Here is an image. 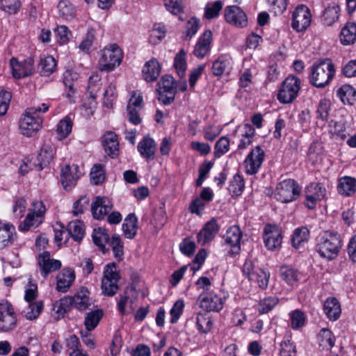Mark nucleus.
<instances>
[{
	"instance_id": "20",
	"label": "nucleus",
	"mask_w": 356,
	"mask_h": 356,
	"mask_svg": "<svg viewBox=\"0 0 356 356\" xmlns=\"http://www.w3.org/2000/svg\"><path fill=\"white\" fill-rule=\"evenodd\" d=\"M112 208L113 204L108 197L97 196L91 205V211L95 219L101 220L109 213Z\"/></svg>"
},
{
	"instance_id": "36",
	"label": "nucleus",
	"mask_w": 356,
	"mask_h": 356,
	"mask_svg": "<svg viewBox=\"0 0 356 356\" xmlns=\"http://www.w3.org/2000/svg\"><path fill=\"white\" fill-rule=\"evenodd\" d=\"M56 68V62L53 56H49L41 58L38 69L42 76H49Z\"/></svg>"
},
{
	"instance_id": "50",
	"label": "nucleus",
	"mask_w": 356,
	"mask_h": 356,
	"mask_svg": "<svg viewBox=\"0 0 356 356\" xmlns=\"http://www.w3.org/2000/svg\"><path fill=\"white\" fill-rule=\"evenodd\" d=\"M43 306L44 305L42 301L30 303L27 308V311L24 312L25 317L29 320L37 318L42 312Z\"/></svg>"
},
{
	"instance_id": "4",
	"label": "nucleus",
	"mask_w": 356,
	"mask_h": 356,
	"mask_svg": "<svg viewBox=\"0 0 356 356\" xmlns=\"http://www.w3.org/2000/svg\"><path fill=\"white\" fill-rule=\"evenodd\" d=\"M33 209L29 210L25 219L19 224V231L27 232L32 228L38 227L44 220L46 207L41 201H34L32 203Z\"/></svg>"
},
{
	"instance_id": "3",
	"label": "nucleus",
	"mask_w": 356,
	"mask_h": 356,
	"mask_svg": "<svg viewBox=\"0 0 356 356\" xmlns=\"http://www.w3.org/2000/svg\"><path fill=\"white\" fill-rule=\"evenodd\" d=\"M334 65L330 60L314 64L311 70L310 82L316 88H324L334 76Z\"/></svg>"
},
{
	"instance_id": "43",
	"label": "nucleus",
	"mask_w": 356,
	"mask_h": 356,
	"mask_svg": "<svg viewBox=\"0 0 356 356\" xmlns=\"http://www.w3.org/2000/svg\"><path fill=\"white\" fill-rule=\"evenodd\" d=\"M73 305V300L71 296H66L60 300L56 301L54 304V310L60 316L63 317L65 314L68 312Z\"/></svg>"
},
{
	"instance_id": "16",
	"label": "nucleus",
	"mask_w": 356,
	"mask_h": 356,
	"mask_svg": "<svg viewBox=\"0 0 356 356\" xmlns=\"http://www.w3.org/2000/svg\"><path fill=\"white\" fill-rule=\"evenodd\" d=\"M143 107V96L140 94L134 92L128 102L127 110L130 122L134 124H138L141 122L139 112Z\"/></svg>"
},
{
	"instance_id": "39",
	"label": "nucleus",
	"mask_w": 356,
	"mask_h": 356,
	"mask_svg": "<svg viewBox=\"0 0 356 356\" xmlns=\"http://www.w3.org/2000/svg\"><path fill=\"white\" fill-rule=\"evenodd\" d=\"M67 234L70 235L74 241H80L85 234V225L81 220H75L68 224Z\"/></svg>"
},
{
	"instance_id": "15",
	"label": "nucleus",
	"mask_w": 356,
	"mask_h": 356,
	"mask_svg": "<svg viewBox=\"0 0 356 356\" xmlns=\"http://www.w3.org/2000/svg\"><path fill=\"white\" fill-rule=\"evenodd\" d=\"M264 156V151L259 146L254 148L244 161L245 172L250 175L256 174L261 166Z\"/></svg>"
},
{
	"instance_id": "33",
	"label": "nucleus",
	"mask_w": 356,
	"mask_h": 356,
	"mask_svg": "<svg viewBox=\"0 0 356 356\" xmlns=\"http://www.w3.org/2000/svg\"><path fill=\"white\" fill-rule=\"evenodd\" d=\"M338 191L346 196L353 195L356 192V179L350 177H344L339 179Z\"/></svg>"
},
{
	"instance_id": "10",
	"label": "nucleus",
	"mask_w": 356,
	"mask_h": 356,
	"mask_svg": "<svg viewBox=\"0 0 356 356\" xmlns=\"http://www.w3.org/2000/svg\"><path fill=\"white\" fill-rule=\"evenodd\" d=\"M157 85L156 92L159 95V100L165 105L170 104L174 101L176 93L173 77L170 75H165L162 76Z\"/></svg>"
},
{
	"instance_id": "38",
	"label": "nucleus",
	"mask_w": 356,
	"mask_h": 356,
	"mask_svg": "<svg viewBox=\"0 0 356 356\" xmlns=\"http://www.w3.org/2000/svg\"><path fill=\"white\" fill-rule=\"evenodd\" d=\"M309 238V231L305 227L295 229L291 237V244L293 248H299Z\"/></svg>"
},
{
	"instance_id": "23",
	"label": "nucleus",
	"mask_w": 356,
	"mask_h": 356,
	"mask_svg": "<svg viewBox=\"0 0 356 356\" xmlns=\"http://www.w3.org/2000/svg\"><path fill=\"white\" fill-rule=\"evenodd\" d=\"M56 290L65 293L71 286L75 279L74 270L70 268L63 269L57 275Z\"/></svg>"
},
{
	"instance_id": "49",
	"label": "nucleus",
	"mask_w": 356,
	"mask_h": 356,
	"mask_svg": "<svg viewBox=\"0 0 356 356\" xmlns=\"http://www.w3.org/2000/svg\"><path fill=\"white\" fill-rule=\"evenodd\" d=\"M244 180L242 176L236 174L234 176L229 186V191L232 195H240L244 188Z\"/></svg>"
},
{
	"instance_id": "17",
	"label": "nucleus",
	"mask_w": 356,
	"mask_h": 356,
	"mask_svg": "<svg viewBox=\"0 0 356 356\" xmlns=\"http://www.w3.org/2000/svg\"><path fill=\"white\" fill-rule=\"evenodd\" d=\"M224 16L227 23L236 26L244 27L247 25V16L238 6H227L224 10Z\"/></svg>"
},
{
	"instance_id": "45",
	"label": "nucleus",
	"mask_w": 356,
	"mask_h": 356,
	"mask_svg": "<svg viewBox=\"0 0 356 356\" xmlns=\"http://www.w3.org/2000/svg\"><path fill=\"white\" fill-rule=\"evenodd\" d=\"M197 329L202 333L211 331L213 327V321L208 314L198 313L196 317Z\"/></svg>"
},
{
	"instance_id": "12",
	"label": "nucleus",
	"mask_w": 356,
	"mask_h": 356,
	"mask_svg": "<svg viewBox=\"0 0 356 356\" xmlns=\"http://www.w3.org/2000/svg\"><path fill=\"white\" fill-rule=\"evenodd\" d=\"M264 241L268 250H279L282 243V230L275 225H266L264 229Z\"/></svg>"
},
{
	"instance_id": "40",
	"label": "nucleus",
	"mask_w": 356,
	"mask_h": 356,
	"mask_svg": "<svg viewBox=\"0 0 356 356\" xmlns=\"http://www.w3.org/2000/svg\"><path fill=\"white\" fill-rule=\"evenodd\" d=\"M92 240L94 243L99 248V250L103 253H106L105 245L109 241V236L106 230L101 227L94 229Z\"/></svg>"
},
{
	"instance_id": "24",
	"label": "nucleus",
	"mask_w": 356,
	"mask_h": 356,
	"mask_svg": "<svg viewBox=\"0 0 356 356\" xmlns=\"http://www.w3.org/2000/svg\"><path fill=\"white\" fill-rule=\"evenodd\" d=\"M102 145L105 152L111 158H115L119 154V143L114 132H108L102 137Z\"/></svg>"
},
{
	"instance_id": "44",
	"label": "nucleus",
	"mask_w": 356,
	"mask_h": 356,
	"mask_svg": "<svg viewBox=\"0 0 356 356\" xmlns=\"http://www.w3.org/2000/svg\"><path fill=\"white\" fill-rule=\"evenodd\" d=\"M58 8L60 17L66 20L72 19L75 17L76 9L74 6L67 1H60Z\"/></svg>"
},
{
	"instance_id": "30",
	"label": "nucleus",
	"mask_w": 356,
	"mask_h": 356,
	"mask_svg": "<svg viewBox=\"0 0 356 356\" xmlns=\"http://www.w3.org/2000/svg\"><path fill=\"white\" fill-rule=\"evenodd\" d=\"M341 42L344 45L353 44L356 42V24L348 22L340 33Z\"/></svg>"
},
{
	"instance_id": "64",
	"label": "nucleus",
	"mask_w": 356,
	"mask_h": 356,
	"mask_svg": "<svg viewBox=\"0 0 356 356\" xmlns=\"http://www.w3.org/2000/svg\"><path fill=\"white\" fill-rule=\"evenodd\" d=\"M280 356H295L296 354V346L290 341L281 343Z\"/></svg>"
},
{
	"instance_id": "8",
	"label": "nucleus",
	"mask_w": 356,
	"mask_h": 356,
	"mask_svg": "<svg viewBox=\"0 0 356 356\" xmlns=\"http://www.w3.org/2000/svg\"><path fill=\"white\" fill-rule=\"evenodd\" d=\"M120 278L119 272L116 270V264H107L102 280V293L107 296H113L119 289L118 282Z\"/></svg>"
},
{
	"instance_id": "47",
	"label": "nucleus",
	"mask_w": 356,
	"mask_h": 356,
	"mask_svg": "<svg viewBox=\"0 0 356 356\" xmlns=\"http://www.w3.org/2000/svg\"><path fill=\"white\" fill-rule=\"evenodd\" d=\"M229 139L226 136L220 137L214 146V156L220 158L229 150Z\"/></svg>"
},
{
	"instance_id": "42",
	"label": "nucleus",
	"mask_w": 356,
	"mask_h": 356,
	"mask_svg": "<svg viewBox=\"0 0 356 356\" xmlns=\"http://www.w3.org/2000/svg\"><path fill=\"white\" fill-rule=\"evenodd\" d=\"M317 339L319 346L323 349H330L334 345V337L328 329H322L318 334Z\"/></svg>"
},
{
	"instance_id": "14",
	"label": "nucleus",
	"mask_w": 356,
	"mask_h": 356,
	"mask_svg": "<svg viewBox=\"0 0 356 356\" xmlns=\"http://www.w3.org/2000/svg\"><path fill=\"white\" fill-rule=\"evenodd\" d=\"M13 76L16 79H22L32 75L34 72V60L31 57L19 62L15 58L10 60Z\"/></svg>"
},
{
	"instance_id": "58",
	"label": "nucleus",
	"mask_w": 356,
	"mask_h": 356,
	"mask_svg": "<svg viewBox=\"0 0 356 356\" xmlns=\"http://www.w3.org/2000/svg\"><path fill=\"white\" fill-rule=\"evenodd\" d=\"M291 324L293 329H298L304 325L305 317L301 311L297 309L290 314Z\"/></svg>"
},
{
	"instance_id": "34",
	"label": "nucleus",
	"mask_w": 356,
	"mask_h": 356,
	"mask_svg": "<svg viewBox=\"0 0 356 356\" xmlns=\"http://www.w3.org/2000/svg\"><path fill=\"white\" fill-rule=\"evenodd\" d=\"M343 104L353 105L356 101V90L350 85H343L337 92Z\"/></svg>"
},
{
	"instance_id": "7",
	"label": "nucleus",
	"mask_w": 356,
	"mask_h": 356,
	"mask_svg": "<svg viewBox=\"0 0 356 356\" xmlns=\"http://www.w3.org/2000/svg\"><path fill=\"white\" fill-rule=\"evenodd\" d=\"M300 79L295 76H289L283 81L277 94L278 100L284 104L291 103L298 95Z\"/></svg>"
},
{
	"instance_id": "41",
	"label": "nucleus",
	"mask_w": 356,
	"mask_h": 356,
	"mask_svg": "<svg viewBox=\"0 0 356 356\" xmlns=\"http://www.w3.org/2000/svg\"><path fill=\"white\" fill-rule=\"evenodd\" d=\"M54 154V149L49 145H44L38 156L39 170L47 166L53 159Z\"/></svg>"
},
{
	"instance_id": "26",
	"label": "nucleus",
	"mask_w": 356,
	"mask_h": 356,
	"mask_svg": "<svg viewBox=\"0 0 356 356\" xmlns=\"http://www.w3.org/2000/svg\"><path fill=\"white\" fill-rule=\"evenodd\" d=\"M225 243L230 247L236 249V252L240 250V243L242 237V232L238 226L234 225L230 227L224 235Z\"/></svg>"
},
{
	"instance_id": "60",
	"label": "nucleus",
	"mask_w": 356,
	"mask_h": 356,
	"mask_svg": "<svg viewBox=\"0 0 356 356\" xmlns=\"http://www.w3.org/2000/svg\"><path fill=\"white\" fill-rule=\"evenodd\" d=\"M95 39V30L92 28L88 29L86 37L79 44V49L83 51H88L92 46Z\"/></svg>"
},
{
	"instance_id": "31",
	"label": "nucleus",
	"mask_w": 356,
	"mask_h": 356,
	"mask_svg": "<svg viewBox=\"0 0 356 356\" xmlns=\"http://www.w3.org/2000/svg\"><path fill=\"white\" fill-rule=\"evenodd\" d=\"M138 150L141 156L146 159H153L156 145L152 138L145 137L138 145Z\"/></svg>"
},
{
	"instance_id": "51",
	"label": "nucleus",
	"mask_w": 356,
	"mask_h": 356,
	"mask_svg": "<svg viewBox=\"0 0 356 356\" xmlns=\"http://www.w3.org/2000/svg\"><path fill=\"white\" fill-rule=\"evenodd\" d=\"M186 52L184 49H181L176 55L174 60V66L177 70V73L180 77L185 75L186 69Z\"/></svg>"
},
{
	"instance_id": "55",
	"label": "nucleus",
	"mask_w": 356,
	"mask_h": 356,
	"mask_svg": "<svg viewBox=\"0 0 356 356\" xmlns=\"http://www.w3.org/2000/svg\"><path fill=\"white\" fill-rule=\"evenodd\" d=\"M72 122L70 118L66 117L60 120L57 125V131L61 138H66L72 131Z\"/></svg>"
},
{
	"instance_id": "27",
	"label": "nucleus",
	"mask_w": 356,
	"mask_h": 356,
	"mask_svg": "<svg viewBox=\"0 0 356 356\" xmlns=\"http://www.w3.org/2000/svg\"><path fill=\"white\" fill-rule=\"evenodd\" d=\"M15 236V227L12 225L2 223V227H0V249L12 244Z\"/></svg>"
},
{
	"instance_id": "9",
	"label": "nucleus",
	"mask_w": 356,
	"mask_h": 356,
	"mask_svg": "<svg viewBox=\"0 0 356 356\" xmlns=\"http://www.w3.org/2000/svg\"><path fill=\"white\" fill-rule=\"evenodd\" d=\"M17 316L13 305L7 300L0 302V330L10 332L17 326Z\"/></svg>"
},
{
	"instance_id": "28",
	"label": "nucleus",
	"mask_w": 356,
	"mask_h": 356,
	"mask_svg": "<svg viewBox=\"0 0 356 356\" xmlns=\"http://www.w3.org/2000/svg\"><path fill=\"white\" fill-rule=\"evenodd\" d=\"M323 309L330 320H337L341 314V306L336 298H327L323 306Z\"/></svg>"
},
{
	"instance_id": "61",
	"label": "nucleus",
	"mask_w": 356,
	"mask_h": 356,
	"mask_svg": "<svg viewBox=\"0 0 356 356\" xmlns=\"http://www.w3.org/2000/svg\"><path fill=\"white\" fill-rule=\"evenodd\" d=\"M182 0H164V5L168 10L175 15L182 12Z\"/></svg>"
},
{
	"instance_id": "63",
	"label": "nucleus",
	"mask_w": 356,
	"mask_h": 356,
	"mask_svg": "<svg viewBox=\"0 0 356 356\" xmlns=\"http://www.w3.org/2000/svg\"><path fill=\"white\" fill-rule=\"evenodd\" d=\"M222 3L220 1H216L211 4V6L207 7L205 11V17L207 19H213L216 17L220 11L222 10Z\"/></svg>"
},
{
	"instance_id": "35",
	"label": "nucleus",
	"mask_w": 356,
	"mask_h": 356,
	"mask_svg": "<svg viewBox=\"0 0 356 356\" xmlns=\"http://www.w3.org/2000/svg\"><path fill=\"white\" fill-rule=\"evenodd\" d=\"M138 220L134 213L129 214L122 224V230L124 236L130 239L135 237L138 229Z\"/></svg>"
},
{
	"instance_id": "62",
	"label": "nucleus",
	"mask_w": 356,
	"mask_h": 356,
	"mask_svg": "<svg viewBox=\"0 0 356 356\" xmlns=\"http://www.w3.org/2000/svg\"><path fill=\"white\" fill-rule=\"evenodd\" d=\"M184 302L182 300H177L173 305L170 309V323H175L179 318L184 308Z\"/></svg>"
},
{
	"instance_id": "13",
	"label": "nucleus",
	"mask_w": 356,
	"mask_h": 356,
	"mask_svg": "<svg viewBox=\"0 0 356 356\" xmlns=\"http://www.w3.org/2000/svg\"><path fill=\"white\" fill-rule=\"evenodd\" d=\"M37 263L40 275L44 278H47L50 273L59 270L62 266L60 261L51 259L48 251H44L38 254Z\"/></svg>"
},
{
	"instance_id": "1",
	"label": "nucleus",
	"mask_w": 356,
	"mask_h": 356,
	"mask_svg": "<svg viewBox=\"0 0 356 356\" xmlns=\"http://www.w3.org/2000/svg\"><path fill=\"white\" fill-rule=\"evenodd\" d=\"M49 108V106L46 104H42L41 106L28 108L19 122L22 134L31 137L37 133L40 129L43 120L40 113L47 111Z\"/></svg>"
},
{
	"instance_id": "2",
	"label": "nucleus",
	"mask_w": 356,
	"mask_h": 356,
	"mask_svg": "<svg viewBox=\"0 0 356 356\" xmlns=\"http://www.w3.org/2000/svg\"><path fill=\"white\" fill-rule=\"evenodd\" d=\"M341 242V236L338 233L327 231L321 237L316 250L321 257L332 260L339 254Z\"/></svg>"
},
{
	"instance_id": "29",
	"label": "nucleus",
	"mask_w": 356,
	"mask_h": 356,
	"mask_svg": "<svg viewBox=\"0 0 356 356\" xmlns=\"http://www.w3.org/2000/svg\"><path fill=\"white\" fill-rule=\"evenodd\" d=\"M161 67L156 59L147 62L143 67V73L145 81L150 82L155 81L159 76Z\"/></svg>"
},
{
	"instance_id": "19",
	"label": "nucleus",
	"mask_w": 356,
	"mask_h": 356,
	"mask_svg": "<svg viewBox=\"0 0 356 356\" xmlns=\"http://www.w3.org/2000/svg\"><path fill=\"white\" fill-rule=\"evenodd\" d=\"M77 165H66L61 169L60 182L66 191H70L76 184L79 176Z\"/></svg>"
},
{
	"instance_id": "25",
	"label": "nucleus",
	"mask_w": 356,
	"mask_h": 356,
	"mask_svg": "<svg viewBox=\"0 0 356 356\" xmlns=\"http://www.w3.org/2000/svg\"><path fill=\"white\" fill-rule=\"evenodd\" d=\"M232 58L229 55H220L212 65V73L216 76H220L232 69Z\"/></svg>"
},
{
	"instance_id": "53",
	"label": "nucleus",
	"mask_w": 356,
	"mask_h": 356,
	"mask_svg": "<svg viewBox=\"0 0 356 356\" xmlns=\"http://www.w3.org/2000/svg\"><path fill=\"white\" fill-rule=\"evenodd\" d=\"M269 275L261 268H257L255 275H253L250 281L258 284L261 289H265L268 284Z\"/></svg>"
},
{
	"instance_id": "22",
	"label": "nucleus",
	"mask_w": 356,
	"mask_h": 356,
	"mask_svg": "<svg viewBox=\"0 0 356 356\" xmlns=\"http://www.w3.org/2000/svg\"><path fill=\"white\" fill-rule=\"evenodd\" d=\"M212 33L209 30L205 31L199 38L193 50L194 55L199 58L206 56L211 50Z\"/></svg>"
},
{
	"instance_id": "57",
	"label": "nucleus",
	"mask_w": 356,
	"mask_h": 356,
	"mask_svg": "<svg viewBox=\"0 0 356 356\" xmlns=\"http://www.w3.org/2000/svg\"><path fill=\"white\" fill-rule=\"evenodd\" d=\"M165 33L166 29L163 24H155L151 32L150 40L153 42H160Z\"/></svg>"
},
{
	"instance_id": "54",
	"label": "nucleus",
	"mask_w": 356,
	"mask_h": 356,
	"mask_svg": "<svg viewBox=\"0 0 356 356\" xmlns=\"http://www.w3.org/2000/svg\"><path fill=\"white\" fill-rule=\"evenodd\" d=\"M20 6V0H0V8L8 14L17 13Z\"/></svg>"
},
{
	"instance_id": "59",
	"label": "nucleus",
	"mask_w": 356,
	"mask_h": 356,
	"mask_svg": "<svg viewBox=\"0 0 356 356\" xmlns=\"http://www.w3.org/2000/svg\"><path fill=\"white\" fill-rule=\"evenodd\" d=\"M91 181L95 185L102 184L104 180L102 166L100 164H95L90 172Z\"/></svg>"
},
{
	"instance_id": "37",
	"label": "nucleus",
	"mask_w": 356,
	"mask_h": 356,
	"mask_svg": "<svg viewBox=\"0 0 356 356\" xmlns=\"http://www.w3.org/2000/svg\"><path fill=\"white\" fill-rule=\"evenodd\" d=\"M88 291L82 288L72 297L73 305L79 310L83 311L90 305V300L88 297Z\"/></svg>"
},
{
	"instance_id": "18",
	"label": "nucleus",
	"mask_w": 356,
	"mask_h": 356,
	"mask_svg": "<svg viewBox=\"0 0 356 356\" xmlns=\"http://www.w3.org/2000/svg\"><path fill=\"white\" fill-rule=\"evenodd\" d=\"M197 301L200 307L207 312H219L223 307L222 298L213 292L200 296Z\"/></svg>"
},
{
	"instance_id": "48",
	"label": "nucleus",
	"mask_w": 356,
	"mask_h": 356,
	"mask_svg": "<svg viewBox=\"0 0 356 356\" xmlns=\"http://www.w3.org/2000/svg\"><path fill=\"white\" fill-rule=\"evenodd\" d=\"M103 313L101 310L89 312L85 318V325L88 330H94L102 318Z\"/></svg>"
},
{
	"instance_id": "52",
	"label": "nucleus",
	"mask_w": 356,
	"mask_h": 356,
	"mask_svg": "<svg viewBox=\"0 0 356 356\" xmlns=\"http://www.w3.org/2000/svg\"><path fill=\"white\" fill-rule=\"evenodd\" d=\"M277 297H268L260 300L258 305V311L260 314H266L273 309L278 303Z\"/></svg>"
},
{
	"instance_id": "6",
	"label": "nucleus",
	"mask_w": 356,
	"mask_h": 356,
	"mask_svg": "<svg viewBox=\"0 0 356 356\" xmlns=\"http://www.w3.org/2000/svg\"><path fill=\"white\" fill-rule=\"evenodd\" d=\"M300 187L293 179H284L280 182L275 193L278 201L287 203L296 200L300 194Z\"/></svg>"
},
{
	"instance_id": "11",
	"label": "nucleus",
	"mask_w": 356,
	"mask_h": 356,
	"mask_svg": "<svg viewBox=\"0 0 356 356\" xmlns=\"http://www.w3.org/2000/svg\"><path fill=\"white\" fill-rule=\"evenodd\" d=\"M312 14L309 8L303 4L296 7L292 13V28L298 32L305 31L310 25Z\"/></svg>"
},
{
	"instance_id": "32",
	"label": "nucleus",
	"mask_w": 356,
	"mask_h": 356,
	"mask_svg": "<svg viewBox=\"0 0 356 356\" xmlns=\"http://www.w3.org/2000/svg\"><path fill=\"white\" fill-rule=\"evenodd\" d=\"M339 11L340 8L335 3H333L326 7L323 10L321 17L324 24L327 26H332L337 20H338Z\"/></svg>"
},
{
	"instance_id": "5",
	"label": "nucleus",
	"mask_w": 356,
	"mask_h": 356,
	"mask_svg": "<svg viewBox=\"0 0 356 356\" xmlns=\"http://www.w3.org/2000/svg\"><path fill=\"white\" fill-rule=\"evenodd\" d=\"M123 54L116 44H111L109 47H105L101 54L99 60V69L101 71L111 72L120 65Z\"/></svg>"
},
{
	"instance_id": "46",
	"label": "nucleus",
	"mask_w": 356,
	"mask_h": 356,
	"mask_svg": "<svg viewBox=\"0 0 356 356\" xmlns=\"http://www.w3.org/2000/svg\"><path fill=\"white\" fill-rule=\"evenodd\" d=\"M280 274L282 277L290 285L295 284L299 280V273L288 266H282Z\"/></svg>"
},
{
	"instance_id": "56",
	"label": "nucleus",
	"mask_w": 356,
	"mask_h": 356,
	"mask_svg": "<svg viewBox=\"0 0 356 356\" xmlns=\"http://www.w3.org/2000/svg\"><path fill=\"white\" fill-rule=\"evenodd\" d=\"M111 245L114 254V257L119 261L122 260L124 251L123 243L120 237L115 234L113 235Z\"/></svg>"
},
{
	"instance_id": "21",
	"label": "nucleus",
	"mask_w": 356,
	"mask_h": 356,
	"mask_svg": "<svg viewBox=\"0 0 356 356\" xmlns=\"http://www.w3.org/2000/svg\"><path fill=\"white\" fill-rule=\"evenodd\" d=\"M219 229L220 227L217 223V220L215 218H212L204 225L197 234V243L202 245H206L214 238Z\"/></svg>"
}]
</instances>
